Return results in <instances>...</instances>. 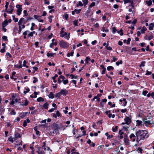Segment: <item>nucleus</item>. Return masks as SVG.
<instances>
[{"instance_id":"1","label":"nucleus","mask_w":154,"mask_h":154,"mask_svg":"<svg viewBox=\"0 0 154 154\" xmlns=\"http://www.w3.org/2000/svg\"><path fill=\"white\" fill-rule=\"evenodd\" d=\"M147 133V132L146 130H138L136 133V141L138 143L140 140L144 139Z\"/></svg>"},{"instance_id":"2","label":"nucleus","mask_w":154,"mask_h":154,"mask_svg":"<svg viewBox=\"0 0 154 154\" xmlns=\"http://www.w3.org/2000/svg\"><path fill=\"white\" fill-rule=\"evenodd\" d=\"M64 28H62V30L60 32V36L62 37H64V38L67 40H69L70 38V33L67 34L66 32H65L63 30Z\"/></svg>"},{"instance_id":"3","label":"nucleus","mask_w":154,"mask_h":154,"mask_svg":"<svg viewBox=\"0 0 154 154\" xmlns=\"http://www.w3.org/2000/svg\"><path fill=\"white\" fill-rule=\"evenodd\" d=\"M59 45L61 47L63 48H66L69 46L68 43L63 40L60 41L59 42Z\"/></svg>"},{"instance_id":"4","label":"nucleus","mask_w":154,"mask_h":154,"mask_svg":"<svg viewBox=\"0 0 154 154\" xmlns=\"http://www.w3.org/2000/svg\"><path fill=\"white\" fill-rule=\"evenodd\" d=\"M143 125H144L146 127H150L151 125L152 124V121L150 120H148L147 119H145L143 120Z\"/></svg>"},{"instance_id":"5","label":"nucleus","mask_w":154,"mask_h":154,"mask_svg":"<svg viewBox=\"0 0 154 154\" xmlns=\"http://www.w3.org/2000/svg\"><path fill=\"white\" fill-rule=\"evenodd\" d=\"M124 120L125 122L122 123V125L125 124L129 125L131 122V118H130L129 117L127 116L126 117Z\"/></svg>"},{"instance_id":"6","label":"nucleus","mask_w":154,"mask_h":154,"mask_svg":"<svg viewBox=\"0 0 154 154\" xmlns=\"http://www.w3.org/2000/svg\"><path fill=\"white\" fill-rule=\"evenodd\" d=\"M24 19L21 18L18 22V25L19 26V28H24L25 27L24 24H23Z\"/></svg>"},{"instance_id":"7","label":"nucleus","mask_w":154,"mask_h":154,"mask_svg":"<svg viewBox=\"0 0 154 154\" xmlns=\"http://www.w3.org/2000/svg\"><path fill=\"white\" fill-rule=\"evenodd\" d=\"M17 8V13L18 15H20L22 11V5H17L16 6Z\"/></svg>"},{"instance_id":"8","label":"nucleus","mask_w":154,"mask_h":154,"mask_svg":"<svg viewBox=\"0 0 154 154\" xmlns=\"http://www.w3.org/2000/svg\"><path fill=\"white\" fill-rule=\"evenodd\" d=\"M124 142L126 146H129L130 143L129 140L127 136L124 137Z\"/></svg>"},{"instance_id":"9","label":"nucleus","mask_w":154,"mask_h":154,"mask_svg":"<svg viewBox=\"0 0 154 154\" xmlns=\"http://www.w3.org/2000/svg\"><path fill=\"white\" fill-rule=\"evenodd\" d=\"M9 14H12L14 10V7L12 5H10L9 6V8L7 10H5Z\"/></svg>"},{"instance_id":"10","label":"nucleus","mask_w":154,"mask_h":154,"mask_svg":"<svg viewBox=\"0 0 154 154\" xmlns=\"http://www.w3.org/2000/svg\"><path fill=\"white\" fill-rule=\"evenodd\" d=\"M12 100L10 104L13 105L14 104L17 103L18 102V100L17 98L14 95L12 96Z\"/></svg>"},{"instance_id":"11","label":"nucleus","mask_w":154,"mask_h":154,"mask_svg":"<svg viewBox=\"0 0 154 154\" xmlns=\"http://www.w3.org/2000/svg\"><path fill=\"white\" fill-rule=\"evenodd\" d=\"M61 95L65 96L68 93V91L66 89H61L60 91Z\"/></svg>"},{"instance_id":"12","label":"nucleus","mask_w":154,"mask_h":154,"mask_svg":"<svg viewBox=\"0 0 154 154\" xmlns=\"http://www.w3.org/2000/svg\"><path fill=\"white\" fill-rule=\"evenodd\" d=\"M138 29L140 30L141 33L143 34L145 33V32L146 30L147 29L145 26H143L142 29H141L140 27H139L138 28Z\"/></svg>"},{"instance_id":"13","label":"nucleus","mask_w":154,"mask_h":154,"mask_svg":"<svg viewBox=\"0 0 154 154\" xmlns=\"http://www.w3.org/2000/svg\"><path fill=\"white\" fill-rule=\"evenodd\" d=\"M61 116V114L59 111H57L56 113H54L53 115V117L55 118H57V117H60Z\"/></svg>"},{"instance_id":"14","label":"nucleus","mask_w":154,"mask_h":154,"mask_svg":"<svg viewBox=\"0 0 154 154\" xmlns=\"http://www.w3.org/2000/svg\"><path fill=\"white\" fill-rule=\"evenodd\" d=\"M130 138L134 142L135 141L136 136L134 134H131L130 135Z\"/></svg>"},{"instance_id":"15","label":"nucleus","mask_w":154,"mask_h":154,"mask_svg":"<svg viewBox=\"0 0 154 154\" xmlns=\"http://www.w3.org/2000/svg\"><path fill=\"white\" fill-rule=\"evenodd\" d=\"M87 143L91 146L94 147L95 146L94 143L92 142L90 139L88 140Z\"/></svg>"},{"instance_id":"16","label":"nucleus","mask_w":154,"mask_h":154,"mask_svg":"<svg viewBox=\"0 0 154 154\" xmlns=\"http://www.w3.org/2000/svg\"><path fill=\"white\" fill-rule=\"evenodd\" d=\"M107 100L106 99H103L102 101L100 102V106L103 107L104 106L106 103L107 101Z\"/></svg>"},{"instance_id":"17","label":"nucleus","mask_w":154,"mask_h":154,"mask_svg":"<svg viewBox=\"0 0 154 154\" xmlns=\"http://www.w3.org/2000/svg\"><path fill=\"white\" fill-rule=\"evenodd\" d=\"M30 122V121L29 119H27L24 120L23 124V126L24 127H26L27 125V123H29Z\"/></svg>"},{"instance_id":"18","label":"nucleus","mask_w":154,"mask_h":154,"mask_svg":"<svg viewBox=\"0 0 154 154\" xmlns=\"http://www.w3.org/2000/svg\"><path fill=\"white\" fill-rule=\"evenodd\" d=\"M136 122L137 123V126H142L143 122L139 120H136Z\"/></svg>"},{"instance_id":"19","label":"nucleus","mask_w":154,"mask_h":154,"mask_svg":"<svg viewBox=\"0 0 154 154\" xmlns=\"http://www.w3.org/2000/svg\"><path fill=\"white\" fill-rule=\"evenodd\" d=\"M35 33V31L31 32H29V33L28 34V36L29 37H32L33 36L34 34Z\"/></svg>"},{"instance_id":"20","label":"nucleus","mask_w":154,"mask_h":154,"mask_svg":"<svg viewBox=\"0 0 154 154\" xmlns=\"http://www.w3.org/2000/svg\"><path fill=\"white\" fill-rule=\"evenodd\" d=\"M49 106V104L47 102H46L43 105V107L45 109H47Z\"/></svg>"},{"instance_id":"21","label":"nucleus","mask_w":154,"mask_h":154,"mask_svg":"<svg viewBox=\"0 0 154 154\" xmlns=\"http://www.w3.org/2000/svg\"><path fill=\"white\" fill-rule=\"evenodd\" d=\"M21 137V135L20 134H16L15 133V137L14 138V140H17V138L18 137Z\"/></svg>"},{"instance_id":"22","label":"nucleus","mask_w":154,"mask_h":154,"mask_svg":"<svg viewBox=\"0 0 154 154\" xmlns=\"http://www.w3.org/2000/svg\"><path fill=\"white\" fill-rule=\"evenodd\" d=\"M100 66L103 69L102 71L101 74H104L105 73V72L106 70V68H105L104 66L103 65H101Z\"/></svg>"},{"instance_id":"23","label":"nucleus","mask_w":154,"mask_h":154,"mask_svg":"<svg viewBox=\"0 0 154 154\" xmlns=\"http://www.w3.org/2000/svg\"><path fill=\"white\" fill-rule=\"evenodd\" d=\"M27 63L26 60H24L23 62V66L25 67L26 68H29V66L27 65Z\"/></svg>"},{"instance_id":"24","label":"nucleus","mask_w":154,"mask_h":154,"mask_svg":"<svg viewBox=\"0 0 154 154\" xmlns=\"http://www.w3.org/2000/svg\"><path fill=\"white\" fill-rule=\"evenodd\" d=\"M37 101L38 102H43L44 101V99L41 97H40L37 99Z\"/></svg>"},{"instance_id":"25","label":"nucleus","mask_w":154,"mask_h":154,"mask_svg":"<svg viewBox=\"0 0 154 154\" xmlns=\"http://www.w3.org/2000/svg\"><path fill=\"white\" fill-rule=\"evenodd\" d=\"M83 6H85L88 3V0H82Z\"/></svg>"},{"instance_id":"26","label":"nucleus","mask_w":154,"mask_h":154,"mask_svg":"<svg viewBox=\"0 0 154 154\" xmlns=\"http://www.w3.org/2000/svg\"><path fill=\"white\" fill-rule=\"evenodd\" d=\"M146 3L148 6H149L152 5V2L151 0L146 1L145 2Z\"/></svg>"},{"instance_id":"27","label":"nucleus","mask_w":154,"mask_h":154,"mask_svg":"<svg viewBox=\"0 0 154 154\" xmlns=\"http://www.w3.org/2000/svg\"><path fill=\"white\" fill-rule=\"evenodd\" d=\"M105 135L107 137V139H110L113 137L112 135H109L107 132L106 133Z\"/></svg>"},{"instance_id":"28","label":"nucleus","mask_w":154,"mask_h":154,"mask_svg":"<svg viewBox=\"0 0 154 154\" xmlns=\"http://www.w3.org/2000/svg\"><path fill=\"white\" fill-rule=\"evenodd\" d=\"M152 38V36H146L144 38V39L145 40H150Z\"/></svg>"},{"instance_id":"29","label":"nucleus","mask_w":154,"mask_h":154,"mask_svg":"<svg viewBox=\"0 0 154 154\" xmlns=\"http://www.w3.org/2000/svg\"><path fill=\"white\" fill-rule=\"evenodd\" d=\"M8 24V22L7 20L5 21L2 23V27H5Z\"/></svg>"},{"instance_id":"30","label":"nucleus","mask_w":154,"mask_h":154,"mask_svg":"<svg viewBox=\"0 0 154 154\" xmlns=\"http://www.w3.org/2000/svg\"><path fill=\"white\" fill-rule=\"evenodd\" d=\"M154 27V24L153 23H151L149 25V29L150 30H152L153 29Z\"/></svg>"},{"instance_id":"31","label":"nucleus","mask_w":154,"mask_h":154,"mask_svg":"<svg viewBox=\"0 0 154 154\" xmlns=\"http://www.w3.org/2000/svg\"><path fill=\"white\" fill-rule=\"evenodd\" d=\"M29 89L28 88H25L24 90L23 91V93L25 94H26V93L29 92Z\"/></svg>"},{"instance_id":"32","label":"nucleus","mask_w":154,"mask_h":154,"mask_svg":"<svg viewBox=\"0 0 154 154\" xmlns=\"http://www.w3.org/2000/svg\"><path fill=\"white\" fill-rule=\"evenodd\" d=\"M14 67L15 68L20 69V68H21L23 66L22 65H18L17 64V65H14Z\"/></svg>"},{"instance_id":"33","label":"nucleus","mask_w":154,"mask_h":154,"mask_svg":"<svg viewBox=\"0 0 154 154\" xmlns=\"http://www.w3.org/2000/svg\"><path fill=\"white\" fill-rule=\"evenodd\" d=\"M73 52H71L67 54V56L68 57H69L70 56H73Z\"/></svg>"},{"instance_id":"34","label":"nucleus","mask_w":154,"mask_h":154,"mask_svg":"<svg viewBox=\"0 0 154 154\" xmlns=\"http://www.w3.org/2000/svg\"><path fill=\"white\" fill-rule=\"evenodd\" d=\"M55 53H48L47 54V56L49 57H53V56L55 54Z\"/></svg>"},{"instance_id":"35","label":"nucleus","mask_w":154,"mask_h":154,"mask_svg":"<svg viewBox=\"0 0 154 154\" xmlns=\"http://www.w3.org/2000/svg\"><path fill=\"white\" fill-rule=\"evenodd\" d=\"M8 140L12 143H13L14 141L13 139L12 136H10L8 138Z\"/></svg>"},{"instance_id":"36","label":"nucleus","mask_w":154,"mask_h":154,"mask_svg":"<svg viewBox=\"0 0 154 154\" xmlns=\"http://www.w3.org/2000/svg\"><path fill=\"white\" fill-rule=\"evenodd\" d=\"M83 6V4L81 1H79L77 5V7L81 6L82 7Z\"/></svg>"},{"instance_id":"37","label":"nucleus","mask_w":154,"mask_h":154,"mask_svg":"<svg viewBox=\"0 0 154 154\" xmlns=\"http://www.w3.org/2000/svg\"><path fill=\"white\" fill-rule=\"evenodd\" d=\"M48 97L49 98L51 99H53L54 98V95L52 92H50L48 95Z\"/></svg>"},{"instance_id":"38","label":"nucleus","mask_w":154,"mask_h":154,"mask_svg":"<svg viewBox=\"0 0 154 154\" xmlns=\"http://www.w3.org/2000/svg\"><path fill=\"white\" fill-rule=\"evenodd\" d=\"M122 63V60H120L116 62V64L117 66H118L120 64H121Z\"/></svg>"},{"instance_id":"39","label":"nucleus","mask_w":154,"mask_h":154,"mask_svg":"<svg viewBox=\"0 0 154 154\" xmlns=\"http://www.w3.org/2000/svg\"><path fill=\"white\" fill-rule=\"evenodd\" d=\"M34 93V97H33V95H31L30 97L31 98H36L37 97V95L38 94L36 92H35Z\"/></svg>"},{"instance_id":"40","label":"nucleus","mask_w":154,"mask_h":154,"mask_svg":"<svg viewBox=\"0 0 154 154\" xmlns=\"http://www.w3.org/2000/svg\"><path fill=\"white\" fill-rule=\"evenodd\" d=\"M108 45H109V44L107 43V44L106 46V49L108 50H109V51L112 50V48L110 46H109Z\"/></svg>"},{"instance_id":"41","label":"nucleus","mask_w":154,"mask_h":154,"mask_svg":"<svg viewBox=\"0 0 154 154\" xmlns=\"http://www.w3.org/2000/svg\"><path fill=\"white\" fill-rule=\"evenodd\" d=\"M2 39L5 42H7L8 41L7 37L6 36L4 35L2 37Z\"/></svg>"},{"instance_id":"42","label":"nucleus","mask_w":154,"mask_h":154,"mask_svg":"<svg viewBox=\"0 0 154 154\" xmlns=\"http://www.w3.org/2000/svg\"><path fill=\"white\" fill-rule=\"evenodd\" d=\"M26 116V113H24V112L21 113L20 115V116L22 118H23Z\"/></svg>"},{"instance_id":"43","label":"nucleus","mask_w":154,"mask_h":154,"mask_svg":"<svg viewBox=\"0 0 154 154\" xmlns=\"http://www.w3.org/2000/svg\"><path fill=\"white\" fill-rule=\"evenodd\" d=\"M90 58L88 57H86L85 60V61L87 64H88V63L89 61L90 60Z\"/></svg>"},{"instance_id":"44","label":"nucleus","mask_w":154,"mask_h":154,"mask_svg":"<svg viewBox=\"0 0 154 154\" xmlns=\"http://www.w3.org/2000/svg\"><path fill=\"white\" fill-rule=\"evenodd\" d=\"M102 31L103 32H109V30L107 29H106V28L104 27H103L102 28Z\"/></svg>"},{"instance_id":"45","label":"nucleus","mask_w":154,"mask_h":154,"mask_svg":"<svg viewBox=\"0 0 154 154\" xmlns=\"http://www.w3.org/2000/svg\"><path fill=\"white\" fill-rule=\"evenodd\" d=\"M118 129V126H116L114 128H112V131L113 132H116Z\"/></svg>"},{"instance_id":"46","label":"nucleus","mask_w":154,"mask_h":154,"mask_svg":"<svg viewBox=\"0 0 154 154\" xmlns=\"http://www.w3.org/2000/svg\"><path fill=\"white\" fill-rule=\"evenodd\" d=\"M62 81L63 82V84L64 85H66V84H67L69 82L68 80L67 79H66L65 80H62Z\"/></svg>"},{"instance_id":"47","label":"nucleus","mask_w":154,"mask_h":154,"mask_svg":"<svg viewBox=\"0 0 154 154\" xmlns=\"http://www.w3.org/2000/svg\"><path fill=\"white\" fill-rule=\"evenodd\" d=\"M146 63V62L144 61H143L141 62V64L140 65V67H144L145 65V64Z\"/></svg>"},{"instance_id":"48","label":"nucleus","mask_w":154,"mask_h":154,"mask_svg":"<svg viewBox=\"0 0 154 154\" xmlns=\"http://www.w3.org/2000/svg\"><path fill=\"white\" fill-rule=\"evenodd\" d=\"M74 11L75 12V13L78 14L81 11V9H75L74 10Z\"/></svg>"},{"instance_id":"49","label":"nucleus","mask_w":154,"mask_h":154,"mask_svg":"<svg viewBox=\"0 0 154 154\" xmlns=\"http://www.w3.org/2000/svg\"><path fill=\"white\" fill-rule=\"evenodd\" d=\"M95 99H96L98 101H100V98H99V97H98L96 96H95L93 99L92 100L94 101Z\"/></svg>"},{"instance_id":"50","label":"nucleus","mask_w":154,"mask_h":154,"mask_svg":"<svg viewBox=\"0 0 154 154\" xmlns=\"http://www.w3.org/2000/svg\"><path fill=\"white\" fill-rule=\"evenodd\" d=\"M33 83H35L38 81V79L36 78L35 77H33Z\"/></svg>"},{"instance_id":"51","label":"nucleus","mask_w":154,"mask_h":154,"mask_svg":"<svg viewBox=\"0 0 154 154\" xmlns=\"http://www.w3.org/2000/svg\"><path fill=\"white\" fill-rule=\"evenodd\" d=\"M123 129L125 131H128V126L126 127L125 126H123Z\"/></svg>"},{"instance_id":"52","label":"nucleus","mask_w":154,"mask_h":154,"mask_svg":"<svg viewBox=\"0 0 154 154\" xmlns=\"http://www.w3.org/2000/svg\"><path fill=\"white\" fill-rule=\"evenodd\" d=\"M129 6L131 7V8H130L128 10V11L129 12H131L132 11V9H133L134 8V6L133 5H130Z\"/></svg>"},{"instance_id":"53","label":"nucleus","mask_w":154,"mask_h":154,"mask_svg":"<svg viewBox=\"0 0 154 154\" xmlns=\"http://www.w3.org/2000/svg\"><path fill=\"white\" fill-rule=\"evenodd\" d=\"M78 20H74V21H73V23L74 24V25L76 26H78Z\"/></svg>"},{"instance_id":"54","label":"nucleus","mask_w":154,"mask_h":154,"mask_svg":"<svg viewBox=\"0 0 154 154\" xmlns=\"http://www.w3.org/2000/svg\"><path fill=\"white\" fill-rule=\"evenodd\" d=\"M113 67L112 66H109L107 67V69L108 71H109L110 70H113Z\"/></svg>"},{"instance_id":"55","label":"nucleus","mask_w":154,"mask_h":154,"mask_svg":"<svg viewBox=\"0 0 154 154\" xmlns=\"http://www.w3.org/2000/svg\"><path fill=\"white\" fill-rule=\"evenodd\" d=\"M29 32V31L28 30H26L23 33V35L24 36H26L27 34Z\"/></svg>"},{"instance_id":"56","label":"nucleus","mask_w":154,"mask_h":154,"mask_svg":"<svg viewBox=\"0 0 154 154\" xmlns=\"http://www.w3.org/2000/svg\"><path fill=\"white\" fill-rule=\"evenodd\" d=\"M112 58L113 59V60L111 61L112 62H115L116 61H117L118 60V58L115 57H112Z\"/></svg>"},{"instance_id":"57","label":"nucleus","mask_w":154,"mask_h":154,"mask_svg":"<svg viewBox=\"0 0 154 154\" xmlns=\"http://www.w3.org/2000/svg\"><path fill=\"white\" fill-rule=\"evenodd\" d=\"M148 92V91H147L145 90L143 91L142 94L144 96H146Z\"/></svg>"},{"instance_id":"58","label":"nucleus","mask_w":154,"mask_h":154,"mask_svg":"<svg viewBox=\"0 0 154 154\" xmlns=\"http://www.w3.org/2000/svg\"><path fill=\"white\" fill-rule=\"evenodd\" d=\"M63 17L65 18L66 20H67L68 18V14H64L63 15Z\"/></svg>"},{"instance_id":"59","label":"nucleus","mask_w":154,"mask_h":154,"mask_svg":"<svg viewBox=\"0 0 154 154\" xmlns=\"http://www.w3.org/2000/svg\"><path fill=\"white\" fill-rule=\"evenodd\" d=\"M10 114L11 115H15L16 114V112H15L14 110H12L10 112Z\"/></svg>"},{"instance_id":"60","label":"nucleus","mask_w":154,"mask_h":154,"mask_svg":"<svg viewBox=\"0 0 154 154\" xmlns=\"http://www.w3.org/2000/svg\"><path fill=\"white\" fill-rule=\"evenodd\" d=\"M123 101H124V104L123 105V106H125L126 105L127 102L126 101V100L125 98H123Z\"/></svg>"},{"instance_id":"61","label":"nucleus","mask_w":154,"mask_h":154,"mask_svg":"<svg viewBox=\"0 0 154 154\" xmlns=\"http://www.w3.org/2000/svg\"><path fill=\"white\" fill-rule=\"evenodd\" d=\"M112 33H114L117 31V29H116V28L115 27H113L112 28Z\"/></svg>"},{"instance_id":"62","label":"nucleus","mask_w":154,"mask_h":154,"mask_svg":"<svg viewBox=\"0 0 154 154\" xmlns=\"http://www.w3.org/2000/svg\"><path fill=\"white\" fill-rule=\"evenodd\" d=\"M61 94L60 92L56 94L55 96L56 97H60Z\"/></svg>"},{"instance_id":"63","label":"nucleus","mask_w":154,"mask_h":154,"mask_svg":"<svg viewBox=\"0 0 154 154\" xmlns=\"http://www.w3.org/2000/svg\"><path fill=\"white\" fill-rule=\"evenodd\" d=\"M152 72H151L149 71H147L146 72V73L145 74L146 75H149L151 74Z\"/></svg>"},{"instance_id":"64","label":"nucleus","mask_w":154,"mask_h":154,"mask_svg":"<svg viewBox=\"0 0 154 154\" xmlns=\"http://www.w3.org/2000/svg\"><path fill=\"white\" fill-rule=\"evenodd\" d=\"M38 154H45L44 152H42V151L39 150L38 151Z\"/></svg>"}]
</instances>
